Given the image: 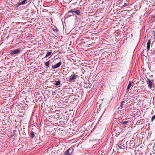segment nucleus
<instances>
[{"label": "nucleus", "mask_w": 155, "mask_h": 155, "mask_svg": "<svg viewBox=\"0 0 155 155\" xmlns=\"http://www.w3.org/2000/svg\"><path fill=\"white\" fill-rule=\"evenodd\" d=\"M153 79L150 80L149 78H147V83L148 85L150 88L152 87L153 86Z\"/></svg>", "instance_id": "1"}, {"label": "nucleus", "mask_w": 155, "mask_h": 155, "mask_svg": "<svg viewBox=\"0 0 155 155\" xmlns=\"http://www.w3.org/2000/svg\"><path fill=\"white\" fill-rule=\"evenodd\" d=\"M74 149L72 147L69 148L68 150H66L64 153V155H70L72 153Z\"/></svg>", "instance_id": "2"}, {"label": "nucleus", "mask_w": 155, "mask_h": 155, "mask_svg": "<svg viewBox=\"0 0 155 155\" xmlns=\"http://www.w3.org/2000/svg\"><path fill=\"white\" fill-rule=\"evenodd\" d=\"M80 10H76L75 11H72L71 10V11H70L68 12V14L69 15V16H72L73 14L72 15L69 14H70V13H72L74 12V13H75L77 15H80Z\"/></svg>", "instance_id": "3"}, {"label": "nucleus", "mask_w": 155, "mask_h": 155, "mask_svg": "<svg viewBox=\"0 0 155 155\" xmlns=\"http://www.w3.org/2000/svg\"><path fill=\"white\" fill-rule=\"evenodd\" d=\"M77 77V75L76 74H74L71 75L68 81L70 82H72V81L75 80Z\"/></svg>", "instance_id": "4"}, {"label": "nucleus", "mask_w": 155, "mask_h": 155, "mask_svg": "<svg viewBox=\"0 0 155 155\" xmlns=\"http://www.w3.org/2000/svg\"><path fill=\"white\" fill-rule=\"evenodd\" d=\"M21 51V50L20 49H15L10 53L11 55L19 53Z\"/></svg>", "instance_id": "5"}, {"label": "nucleus", "mask_w": 155, "mask_h": 155, "mask_svg": "<svg viewBox=\"0 0 155 155\" xmlns=\"http://www.w3.org/2000/svg\"><path fill=\"white\" fill-rule=\"evenodd\" d=\"M61 62H59L57 63L54 65H52V68L53 69H55L59 68L61 64Z\"/></svg>", "instance_id": "6"}, {"label": "nucleus", "mask_w": 155, "mask_h": 155, "mask_svg": "<svg viewBox=\"0 0 155 155\" xmlns=\"http://www.w3.org/2000/svg\"><path fill=\"white\" fill-rule=\"evenodd\" d=\"M151 41L150 40V39L148 40L147 43V51H149L150 50V45Z\"/></svg>", "instance_id": "7"}, {"label": "nucleus", "mask_w": 155, "mask_h": 155, "mask_svg": "<svg viewBox=\"0 0 155 155\" xmlns=\"http://www.w3.org/2000/svg\"><path fill=\"white\" fill-rule=\"evenodd\" d=\"M28 0H23L22 2H19L18 3V5H24L26 4L27 3L28 1Z\"/></svg>", "instance_id": "8"}, {"label": "nucleus", "mask_w": 155, "mask_h": 155, "mask_svg": "<svg viewBox=\"0 0 155 155\" xmlns=\"http://www.w3.org/2000/svg\"><path fill=\"white\" fill-rule=\"evenodd\" d=\"M133 83V82L132 81H130L129 84L127 86V91H129L130 88V87L132 86V84Z\"/></svg>", "instance_id": "9"}, {"label": "nucleus", "mask_w": 155, "mask_h": 155, "mask_svg": "<svg viewBox=\"0 0 155 155\" xmlns=\"http://www.w3.org/2000/svg\"><path fill=\"white\" fill-rule=\"evenodd\" d=\"M45 64L47 68L49 67L50 64V61H49L46 62L45 63Z\"/></svg>", "instance_id": "10"}, {"label": "nucleus", "mask_w": 155, "mask_h": 155, "mask_svg": "<svg viewBox=\"0 0 155 155\" xmlns=\"http://www.w3.org/2000/svg\"><path fill=\"white\" fill-rule=\"evenodd\" d=\"M51 53H52L51 51L48 52H47L45 58H47V57H48Z\"/></svg>", "instance_id": "11"}, {"label": "nucleus", "mask_w": 155, "mask_h": 155, "mask_svg": "<svg viewBox=\"0 0 155 155\" xmlns=\"http://www.w3.org/2000/svg\"><path fill=\"white\" fill-rule=\"evenodd\" d=\"M60 83H61L60 81H56L55 83L54 84V85L58 86L60 84Z\"/></svg>", "instance_id": "12"}, {"label": "nucleus", "mask_w": 155, "mask_h": 155, "mask_svg": "<svg viewBox=\"0 0 155 155\" xmlns=\"http://www.w3.org/2000/svg\"><path fill=\"white\" fill-rule=\"evenodd\" d=\"M35 134H36V133H35L34 132H33L32 131L31 133V138H33L35 137Z\"/></svg>", "instance_id": "13"}, {"label": "nucleus", "mask_w": 155, "mask_h": 155, "mask_svg": "<svg viewBox=\"0 0 155 155\" xmlns=\"http://www.w3.org/2000/svg\"><path fill=\"white\" fill-rule=\"evenodd\" d=\"M126 121H124L122 123L123 124H127V123H129L128 120H126Z\"/></svg>", "instance_id": "14"}, {"label": "nucleus", "mask_w": 155, "mask_h": 155, "mask_svg": "<svg viewBox=\"0 0 155 155\" xmlns=\"http://www.w3.org/2000/svg\"><path fill=\"white\" fill-rule=\"evenodd\" d=\"M52 29L53 30V31H54L55 33H57L58 31V29L57 28H52Z\"/></svg>", "instance_id": "15"}, {"label": "nucleus", "mask_w": 155, "mask_h": 155, "mask_svg": "<svg viewBox=\"0 0 155 155\" xmlns=\"http://www.w3.org/2000/svg\"><path fill=\"white\" fill-rule=\"evenodd\" d=\"M125 101H122L121 102V104H120V106L121 107V108H122L123 105L124 104H125Z\"/></svg>", "instance_id": "16"}, {"label": "nucleus", "mask_w": 155, "mask_h": 155, "mask_svg": "<svg viewBox=\"0 0 155 155\" xmlns=\"http://www.w3.org/2000/svg\"><path fill=\"white\" fill-rule=\"evenodd\" d=\"M155 119V115H153L151 118V121H153Z\"/></svg>", "instance_id": "17"}, {"label": "nucleus", "mask_w": 155, "mask_h": 155, "mask_svg": "<svg viewBox=\"0 0 155 155\" xmlns=\"http://www.w3.org/2000/svg\"><path fill=\"white\" fill-rule=\"evenodd\" d=\"M153 36H154L153 39H155V31L154 32L153 34Z\"/></svg>", "instance_id": "18"}, {"label": "nucleus", "mask_w": 155, "mask_h": 155, "mask_svg": "<svg viewBox=\"0 0 155 155\" xmlns=\"http://www.w3.org/2000/svg\"><path fill=\"white\" fill-rule=\"evenodd\" d=\"M124 4H125V5H123V6H126V4H125V3Z\"/></svg>", "instance_id": "19"}]
</instances>
